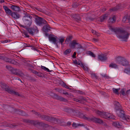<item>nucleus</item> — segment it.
I'll use <instances>...</instances> for the list:
<instances>
[{"label": "nucleus", "instance_id": "33", "mask_svg": "<svg viewBox=\"0 0 130 130\" xmlns=\"http://www.w3.org/2000/svg\"><path fill=\"white\" fill-rule=\"evenodd\" d=\"M120 89V88L117 89L113 88H112L113 92L116 94L118 95L119 94L118 91Z\"/></svg>", "mask_w": 130, "mask_h": 130}, {"label": "nucleus", "instance_id": "59", "mask_svg": "<svg viewBox=\"0 0 130 130\" xmlns=\"http://www.w3.org/2000/svg\"><path fill=\"white\" fill-rule=\"evenodd\" d=\"M4 2V0H0V3H2Z\"/></svg>", "mask_w": 130, "mask_h": 130}, {"label": "nucleus", "instance_id": "47", "mask_svg": "<svg viewBox=\"0 0 130 130\" xmlns=\"http://www.w3.org/2000/svg\"><path fill=\"white\" fill-rule=\"evenodd\" d=\"M127 20V19L125 17H124L122 20V22H125Z\"/></svg>", "mask_w": 130, "mask_h": 130}, {"label": "nucleus", "instance_id": "32", "mask_svg": "<svg viewBox=\"0 0 130 130\" xmlns=\"http://www.w3.org/2000/svg\"><path fill=\"white\" fill-rule=\"evenodd\" d=\"M73 18L77 20H80V18L78 15H77L76 14H74L73 15Z\"/></svg>", "mask_w": 130, "mask_h": 130}, {"label": "nucleus", "instance_id": "40", "mask_svg": "<svg viewBox=\"0 0 130 130\" xmlns=\"http://www.w3.org/2000/svg\"><path fill=\"white\" fill-rule=\"evenodd\" d=\"M77 48L78 49H82L83 48V47L81 44L78 43Z\"/></svg>", "mask_w": 130, "mask_h": 130}, {"label": "nucleus", "instance_id": "1", "mask_svg": "<svg viewBox=\"0 0 130 130\" xmlns=\"http://www.w3.org/2000/svg\"><path fill=\"white\" fill-rule=\"evenodd\" d=\"M109 27L112 31L114 32L117 37L119 39H122L123 41H126L130 34L122 28H113L111 26Z\"/></svg>", "mask_w": 130, "mask_h": 130}, {"label": "nucleus", "instance_id": "3", "mask_svg": "<svg viewBox=\"0 0 130 130\" xmlns=\"http://www.w3.org/2000/svg\"><path fill=\"white\" fill-rule=\"evenodd\" d=\"M31 111L33 113L35 114L37 116L40 117L42 119L54 122L55 123H58L60 121L59 119H56L46 115L40 114L39 112L35 111L34 110H32Z\"/></svg>", "mask_w": 130, "mask_h": 130}, {"label": "nucleus", "instance_id": "12", "mask_svg": "<svg viewBox=\"0 0 130 130\" xmlns=\"http://www.w3.org/2000/svg\"><path fill=\"white\" fill-rule=\"evenodd\" d=\"M116 112L118 117L122 119L124 118V116H125V114H124V111L122 109V108L119 110H116Z\"/></svg>", "mask_w": 130, "mask_h": 130}, {"label": "nucleus", "instance_id": "29", "mask_svg": "<svg viewBox=\"0 0 130 130\" xmlns=\"http://www.w3.org/2000/svg\"><path fill=\"white\" fill-rule=\"evenodd\" d=\"M107 16L105 15L103 16H101L100 18V21L101 22H103L104 20L106 19L107 18Z\"/></svg>", "mask_w": 130, "mask_h": 130}, {"label": "nucleus", "instance_id": "21", "mask_svg": "<svg viewBox=\"0 0 130 130\" xmlns=\"http://www.w3.org/2000/svg\"><path fill=\"white\" fill-rule=\"evenodd\" d=\"M112 125L113 126L118 128H121L122 127V125L121 123L118 121L113 122Z\"/></svg>", "mask_w": 130, "mask_h": 130}, {"label": "nucleus", "instance_id": "54", "mask_svg": "<svg viewBox=\"0 0 130 130\" xmlns=\"http://www.w3.org/2000/svg\"><path fill=\"white\" fill-rule=\"evenodd\" d=\"M78 93H79L80 94H83L84 93V92H83L82 91H78Z\"/></svg>", "mask_w": 130, "mask_h": 130}, {"label": "nucleus", "instance_id": "50", "mask_svg": "<svg viewBox=\"0 0 130 130\" xmlns=\"http://www.w3.org/2000/svg\"><path fill=\"white\" fill-rule=\"evenodd\" d=\"M83 69L86 71H88V68L85 66H84L83 67Z\"/></svg>", "mask_w": 130, "mask_h": 130}, {"label": "nucleus", "instance_id": "44", "mask_svg": "<svg viewBox=\"0 0 130 130\" xmlns=\"http://www.w3.org/2000/svg\"><path fill=\"white\" fill-rule=\"evenodd\" d=\"M78 100H80L79 101V103H81V101H82L84 100V99L82 97H80L78 98Z\"/></svg>", "mask_w": 130, "mask_h": 130}, {"label": "nucleus", "instance_id": "30", "mask_svg": "<svg viewBox=\"0 0 130 130\" xmlns=\"http://www.w3.org/2000/svg\"><path fill=\"white\" fill-rule=\"evenodd\" d=\"M124 118H123L122 119L123 120H126L127 121L129 122L130 121V117L129 116H124Z\"/></svg>", "mask_w": 130, "mask_h": 130}, {"label": "nucleus", "instance_id": "37", "mask_svg": "<svg viewBox=\"0 0 130 130\" xmlns=\"http://www.w3.org/2000/svg\"><path fill=\"white\" fill-rule=\"evenodd\" d=\"M29 62H30V61H26L25 63V65L26 66L28 67H32V66L31 64L29 63Z\"/></svg>", "mask_w": 130, "mask_h": 130}, {"label": "nucleus", "instance_id": "62", "mask_svg": "<svg viewBox=\"0 0 130 130\" xmlns=\"http://www.w3.org/2000/svg\"><path fill=\"white\" fill-rule=\"evenodd\" d=\"M93 40L94 41H95L97 42V41H98L97 39H95V38H93Z\"/></svg>", "mask_w": 130, "mask_h": 130}, {"label": "nucleus", "instance_id": "24", "mask_svg": "<svg viewBox=\"0 0 130 130\" xmlns=\"http://www.w3.org/2000/svg\"><path fill=\"white\" fill-rule=\"evenodd\" d=\"M116 20L115 16H113L112 18H110L109 20V22L110 23H113Z\"/></svg>", "mask_w": 130, "mask_h": 130}, {"label": "nucleus", "instance_id": "48", "mask_svg": "<svg viewBox=\"0 0 130 130\" xmlns=\"http://www.w3.org/2000/svg\"><path fill=\"white\" fill-rule=\"evenodd\" d=\"M63 86L65 88H67L68 89H70V88L69 87H68V86L66 84H64L63 85Z\"/></svg>", "mask_w": 130, "mask_h": 130}, {"label": "nucleus", "instance_id": "38", "mask_svg": "<svg viewBox=\"0 0 130 130\" xmlns=\"http://www.w3.org/2000/svg\"><path fill=\"white\" fill-rule=\"evenodd\" d=\"M34 73L38 76L40 77H41L42 76L43 74L40 72H38L36 71H35Z\"/></svg>", "mask_w": 130, "mask_h": 130}, {"label": "nucleus", "instance_id": "7", "mask_svg": "<svg viewBox=\"0 0 130 130\" xmlns=\"http://www.w3.org/2000/svg\"><path fill=\"white\" fill-rule=\"evenodd\" d=\"M96 113L100 115V116L104 118H107L112 119H115V117L111 115L108 112H102L98 110L96 111Z\"/></svg>", "mask_w": 130, "mask_h": 130}, {"label": "nucleus", "instance_id": "58", "mask_svg": "<svg viewBox=\"0 0 130 130\" xmlns=\"http://www.w3.org/2000/svg\"><path fill=\"white\" fill-rule=\"evenodd\" d=\"M63 94L65 95H68V93L67 92H63Z\"/></svg>", "mask_w": 130, "mask_h": 130}, {"label": "nucleus", "instance_id": "16", "mask_svg": "<svg viewBox=\"0 0 130 130\" xmlns=\"http://www.w3.org/2000/svg\"><path fill=\"white\" fill-rule=\"evenodd\" d=\"M45 24V25L43 26L42 29L43 31L44 32H46L50 30V25L47 24H47Z\"/></svg>", "mask_w": 130, "mask_h": 130}, {"label": "nucleus", "instance_id": "31", "mask_svg": "<svg viewBox=\"0 0 130 130\" xmlns=\"http://www.w3.org/2000/svg\"><path fill=\"white\" fill-rule=\"evenodd\" d=\"M109 67L112 68H117V66L116 64L111 63L109 65Z\"/></svg>", "mask_w": 130, "mask_h": 130}, {"label": "nucleus", "instance_id": "28", "mask_svg": "<svg viewBox=\"0 0 130 130\" xmlns=\"http://www.w3.org/2000/svg\"><path fill=\"white\" fill-rule=\"evenodd\" d=\"M86 54L87 55H89L93 57H95V56L94 54L90 51H87L86 52Z\"/></svg>", "mask_w": 130, "mask_h": 130}, {"label": "nucleus", "instance_id": "13", "mask_svg": "<svg viewBox=\"0 0 130 130\" xmlns=\"http://www.w3.org/2000/svg\"><path fill=\"white\" fill-rule=\"evenodd\" d=\"M10 8L13 11L17 12L20 11L21 10L19 7L12 5L10 6Z\"/></svg>", "mask_w": 130, "mask_h": 130}, {"label": "nucleus", "instance_id": "41", "mask_svg": "<svg viewBox=\"0 0 130 130\" xmlns=\"http://www.w3.org/2000/svg\"><path fill=\"white\" fill-rule=\"evenodd\" d=\"M23 34L27 37H29V36L28 35L26 31H24L23 32Z\"/></svg>", "mask_w": 130, "mask_h": 130}, {"label": "nucleus", "instance_id": "46", "mask_svg": "<svg viewBox=\"0 0 130 130\" xmlns=\"http://www.w3.org/2000/svg\"><path fill=\"white\" fill-rule=\"evenodd\" d=\"M78 6V4L77 3H74L73 4V6L74 7H76Z\"/></svg>", "mask_w": 130, "mask_h": 130}, {"label": "nucleus", "instance_id": "64", "mask_svg": "<svg viewBox=\"0 0 130 130\" xmlns=\"http://www.w3.org/2000/svg\"><path fill=\"white\" fill-rule=\"evenodd\" d=\"M25 121L26 122H29L28 120H25Z\"/></svg>", "mask_w": 130, "mask_h": 130}, {"label": "nucleus", "instance_id": "61", "mask_svg": "<svg viewBox=\"0 0 130 130\" xmlns=\"http://www.w3.org/2000/svg\"><path fill=\"white\" fill-rule=\"evenodd\" d=\"M130 91V90H127L126 91V93L127 94H129V92Z\"/></svg>", "mask_w": 130, "mask_h": 130}, {"label": "nucleus", "instance_id": "35", "mask_svg": "<svg viewBox=\"0 0 130 130\" xmlns=\"http://www.w3.org/2000/svg\"><path fill=\"white\" fill-rule=\"evenodd\" d=\"M71 50L70 49H67L65 51L64 54L65 55H67L70 53L71 52Z\"/></svg>", "mask_w": 130, "mask_h": 130}, {"label": "nucleus", "instance_id": "18", "mask_svg": "<svg viewBox=\"0 0 130 130\" xmlns=\"http://www.w3.org/2000/svg\"><path fill=\"white\" fill-rule=\"evenodd\" d=\"M91 120L93 122L96 123L100 124H101L103 123V121L99 118L94 117L91 118Z\"/></svg>", "mask_w": 130, "mask_h": 130}, {"label": "nucleus", "instance_id": "52", "mask_svg": "<svg viewBox=\"0 0 130 130\" xmlns=\"http://www.w3.org/2000/svg\"><path fill=\"white\" fill-rule=\"evenodd\" d=\"M73 100L75 101H76V102H79V100H78V99H76V98H74L73 99Z\"/></svg>", "mask_w": 130, "mask_h": 130}, {"label": "nucleus", "instance_id": "49", "mask_svg": "<svg viewBox=\"0 0 130 130\" xmlns=\"http://www.w3.org/2000/svg\"><path fill=\"white\" fill-rule=\"evenodd\" d=\"M76 52H74L73 55L72 56V57H73V58H76V57L75 56L76 55Z\"/></svg>", "mask_w": 130, "mask_h": 130}, {"label": "nucleus", "instance_id": "19", "mask_svg": "<svg viewBox=\"0 0 130 130\" xmlns=\"http://www.w3.org/2000/svg\"><path fill=\"white\" fill-rule=\"evenodd\" d=\"M77 44H78V43L76 41L74 40L70 43L69 46L71 48H74L75 47L76 45H77Z\"/></svg>", "mask_w": 130, "mask_h": 130}, {"label": "nucleus", "instance_id": "27", "mask_svg": "<svg viewBox=\"0 0 130 130\" xmlns=\"http://www.w3.org/2000/svg\"><path fill=\"white\" fill-rule=\"evenodd\" d=\"M72 38V36H69L67 37L65 41L66 42H67L68 44L71 41Z\"/></svg>", "mask_w": 130, "mask_h": 130}, {"label": "nucleus", "instance_id": "51", "mask_svg": "<svg viewBox=\"0 0 130 130\" xmlns=\"http://www.w3.org/2000/svg\"><path fill=\"white\" fill-rule=\"evenodd\" d=\"M73 63L76 65L78 64V62L76 60H75V61H73Z\"/></svg>", "mask_w": 130, "mask_h": 130}, {"label": "nucleus", "instance_id": "60", "mask_svg": "<svg viewBox=\"0 0 130 130\" xmlns=\"http://www.w3.org/2000/svg\"><path fill=\"white\" fill-rule=\"evenodd\" d=\"M103 76L105 78H106L107 77V76L106 74H105L104 75H103Z\"/></svg>", "mask_w": 130, "mask_h": 130}, {"label": "nucleus", "instance_id": "10", "mask_svg": "<svg viewBox=\"0 0 130 130\" xmlns=\"http://www.w3.org/2000/svg\"><path fill=\"white\" fill-rule=\"evenodd\" d=\"M26 29L29 33L32 36H33L34 35V33L37 34L39 32L38 28L35 25H34L31 28H28Z\"/></svg>", "mask_w": 130, "mask_h": 130}, {"label": "nucleus", "instance_id": "15", "mask_svg": "<svg viewBox=\"0 0 130 130\" xmlns=\"http://www.w3.org/2000/svg\"><path fill=\"white\" fill-rule=\"evenodd\" d=\"M4 61L7 62H9L11 64H15L16 62L14 60L7 57H5L4 58Z\"/></svg>", "mask_w": 130, "mask_h": 130}, {"label": "nucleus", "instance_id": "57", "mask_svg": "<svg viewBox=\"0 0 130 130\" xmlns=\"http://www.w3.org/2000/svg\"><path fill=\"white\" fill-rule=\"evenodd\" d=\"M127 20L129 23L130 22V17H129L128 18H127Z\"/></svg>", "mask_w": 130, "mask_h": 130}, {"label": "nucleus", "instance_id": "55", "mask_svg": "<svg viewBox=\"0 0 130 130\" xmlns=\"http://www.w3.org/2000/svg\"><path fill=\"white\" fill-rule=\"evenodd\" d=\"M45 71H46L47 72H50L51 71L48 68H46V69Z\"/></svg>", "mask_w": 130, "mask_h": 130}, {"label": "nucleus", "instance_id": "26", "mask_svg": "<svg viewBox=\"0 0 130 130\" xmlns=\"http://www.w3.org/2000/svg\"><path fill=\"white\" fill-rule=\"evenodd\" d=\"M72 126L73 127L75 128L77 127L78 126H82L84 125L83 124H76L74 122H73L72 124Z\"/></svg>", "mask_w": 130, "mask_h": 130}, {"label": "nucleus", "instance_id": "14", "mask_svg": "<svg viewBox=\"0 0 130 130\" xmlns=\"http://www.w3.org/2000/svg\"><path fill=\"white\" fill-rule=\"evenodd\" d=\"M98 59L102 61H103L106 60L107 58L105 55L100 54L98 56Z\"/></svg>", "mask_w": 130, "mask_h": 130}, {"label": "nucleus", "instance_id": "25", "mask_svg": "<svg viewBox=\"0 0 130 130\" xmlns=\"http://www.w3.org/2000/svg\"><path fill=\"white\" fill-rule=\"evenodd\" d=\"M64 111H66L68 112H71V111H72L73 112H74L75 110L71 109L68 107H66L64 108Z\"/></svg>", "mask_w": 130, "mask_h": 130}, {"label": "nucleus", "instance_id": "45", "mask_svg": "<svg viewBox=\"0 0 130 130\" xmlns=\"http://www.w3.org/2000/svg\"><path fill=\"white\" fill-rule=\"evenodd\" d=\"M91 32L93 34L95 35H97L98 33L95 30H91Z\"/></svg>", "mask_w": 130, "mask_h": 130}, {"label": "nucleus", "instance_id": "56", "mask_svg": "<svg viewBox=\"0 0 130 130\" xmlns=\"http://www.w3.org/2000/svg\"><path fill=\"white\" fill-rule=\"evenodd\" d=\"M71 122H68L67 123V125L68 126H70L71 125Z\"/></svg>", "mask_w": 130, "mask_h": 130}, {"label": "nucleus", "instance_id": "53", "mask_svg": "<svg viewBox=\"0 0 130 130\" xmlns=\"http://www.w3.org/2000/svg\"><path fill=\"white\" fill-rule=\"evenodd\" d=\"M41 68H42V69L44 70V71L46 69V68L45 67L42 66H41Z\"/></svg>", "mask_w": 130, "mask_h": 130}, {"label": "nucleus", "instance_id": "36", "mask_svg": "<svg viewBox=\"0 0 130 130\" xmlns=\"http://www.w3.org/2000/svg\"><path fill=\"white\" fill-rule=\"evenodd\" d=\"M91 76L92 78L93 79H97L98 78V76L96 75L95 73H91Z\"/></svg>", "mask_w": 130, "mask_h": 130}, {"label": "nucleus", "instance_id": "34", "mask_svg": "<svg viewBox=\"0 0 130 130\" xmlns=\"http://www.w3.org/2000/svg\"><path fill=\"white\" fill-rule=\"evenodd\" d=\"M18 113L19 115L24 116H26L27 114H26L25 112L22 110H20L18 111Z\"/></svg>", "mask_w": 130, "mask_h": 130}, {"label": "nucleus", "instance_id": "63", "mask_svg": "<svg viewBox=\"0 0 130 130\" xmlns=\"http://www.w3.org/2000/svg\"><path fill=\"white\" fill-rule=\"evenodd\" d=\"M89 19L91 21H92L93 20V18H89Z\"/></svg>", "mask_w": 130, "mask_h": 130}, {"label": "nucleus", "instance_id": "11", "mask_svg": "<svg viewBox=\"0 0 130 130\" xmlns=\"http://www.w3.org/2000/svg\"><path fill=\"white\" fill-rule=\"evenodd\" d=\"M35 19L36 23L39 26H41L43 24H47V21L41 17L36 16Z\"/></svg>", "mask_w": 130, "mask_h": 130}, {"label": "nucleus", "instance_id": "5", "mask_svg": "<svg viewBox=\"0 0 130 130\" xmlns=\"http://www.w3.org/2000/svg\"><path fill=\"white\" fill-rule=\"evenodd\" d=\"M49 40L50 41L52 42L54 44H55L56 47H58V43L59 42L62 45L64 41V38L63 37H60L59 39L56 36L54 37L53 36H49L48 37Z\"/></svg>", "mask_w": 130, "mask_h": 130}, {"label": "nucleus", "instance_id": "39", "mask_svg": "<svg viewBox=\"0 0 130 130\" xmlns=\"http://www.w3.org/2000/svg\"><path fill=\"white\" fill-rule=\"evenodd\" d=\"M78 65H79L80 67H83L85 66L84 64L81 62L80 61H78Z\"/></svg>", "mask_w": 130, "mask_h": 130}, {"label": "nucleus", "instance_id": "22", "mask_svg": "<svg viewBox=\"0 0 130 130\" xmlns=\"http://www.w3.org/2000/svg\"><path fill=\"white\" fill-rule=\"evenodd\" d=\"M123 7L122 4L119 5L117 6L116 7H115L110 9L111 11H115L117 10L118 9H119L121 8V7Z\"/></svg>", "mask_w": 130, "mask_h": 130}, {"label": "nucleus", "instance_id": "6", "mask_svg": "<svg viewBox=\"0 0 130 130\" xmlns=\"http://www.w3.org/2000/svg\"><path fill=\"white\" fill-rule=\"evenodd\" d=\"M1 85V87L3 89H5V91L9 93L12 94H14L18 96H20V94L18 92L11 89L6 84L4 83H2Z\"/></svg>", "mask_w": 130, "mask_h": 130}, {"label": "nucleus", "instance_id": "9", "mask_svg": "<svg viewBox=\"0 0 130 130\" xmlns=\"http://www.w3.org/2000/svg\"><path fill=\"white\" fill-rule=\"evenodd\" d=\"M6 67L8 70L10 71L13 74L18 75L21 76H23L24 75L22 72L19 70L17 69L12 67L9 66H6Z\"/></svg>", "mask_w": 130, "mask_h": 130}, {"label": "nucleus", "instance_id": "43", "mask_svg": "<svg viewBox=\"0 0 130 130\" xmlns=\"http://www.w3.org/2000/svg\"><path fill=\"white\" fill-rule=\"evenodd\" d=\"M120 93L123 95H125V93L123 89L121 90L120 92Z\"/></svg>", "mask_w": 130, "mask_h": 130}, {"label": "nucleus", "instance_id": "17", "mask_svg": "<svg viewBox=\"0 0 130 130\" xmlns=\"http://www.w3.org/2000/svg\"><path fill=\"white\" fill-rule=\"evenodd\" d=\"M114 104L116 110H119L122 108L119 102L117 101H115Z\"/></svg>", "mask_w": 130, "mask_h": 130}, {"label": "nucleus", "instance_id": "23", "mask_svg": "<svg viewBox=\"0 0 130 130\" xmlns=\"http://www.w3.org/2000/svg\"><path fill=\"white\" fill-rule=\"evenodd\" d=\"M124 72L130 75V66H128L124 69Z\"/></svg>", "mask_w": 130, "mask_h": 130}, {"label": "nucleus", "instance_id": "4", "mask_svg": "<svg viewBox=\"0 0 130 130\" xmlns=\"http://www.w3.org/2000/svg\"><path fill=\"white\" fill-rule=\"evenodd\" d=\"M3 8L6 13L10 15L13 19H18L20 17L19 14L16 12H12L7 6H4Z\"/></svg>", "mask_w": 130, "mask_h": 130}, {"label": "nucleus", "instance_id": "20", "mask_svg": "<svg viewBox=\"0 0 130 130\" xmlns=\"http://www.w3.org/2000/svg\"><path fill=\"white\" fill-rule=\"evenodd\" d=\"M56 98L57 100L65 102H68V100L66 99L57 95H56Z\"/></svg>", "mask_w": 130, "mask_h": 130}, {"label": "nucleus", "instance_id": "42", "mask_svg": "<svg viewBox=\"0 0 130 130\" xmlns=\"http://www.w3.org/2000/svg\"><path fill=\"white\" fill-rule=\"evenodd\" d=\"M56 90L57 91L60 93H61L62 92V91H63V90H62V89H56Z\"/></svg>", "mask_w": 130, "mask_h": 130}, {"label": "nucleus", "instance_id": "2", "mask_svg": "<svg viewBox=\"0 0 130 130\" xmlns=\"http://www.w3.org/2000/svg\"><path fill=\"white\" fill-rule=\"evenodd\" d=\"M24 14L22 20L24 25H22V26L26 29L28 27H29L31 25L32 22V18L30 14L24 11Z\"/></svg>", "mask_w": 130, "mask_h": 130}, {"label": "nucleus", "instance_id": "8", "mask_svg": "<svg viewBox=\"0 0 130 130\" xmlns=\"http://www.w3.org/2000/svg\"><path fill=\"white\" fill-rule=\"evenodd\" d=\"M116 62L123 66H126L128 65V61L124 58L119 56L116 59Z\"/></svg>", "mask_w": 130, "mask_h": 130}]
</instances>
